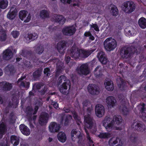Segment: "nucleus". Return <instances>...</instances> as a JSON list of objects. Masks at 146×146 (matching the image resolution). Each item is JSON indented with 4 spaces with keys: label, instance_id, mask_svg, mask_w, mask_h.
Instances as JSON below:
<instances>
[{
    "label": "nucleus",
    "instance_id": "nucleus-1",
    "mask_svg": "<svg viewBox=\"0 0 146 146\" xmlns=\"http://www.w3.org/2000/svg\"><path fill=\"white\" fill-rule=\"evenodd\" d=\"M95 49H91L90 50H85L80 49L76 46L73 45L69 51L70 56L74 59L78 58L80 55L83 58H86L89 56L93 52Z\"/></svg>",
    "mask_w": 146,
    "mask_h": 146
},
{
    "label": "nucleus",
    "instance_id": "nucleus-2",
    "mask_svg": "<svg viewBox=\"0 0 146 146\" xmlns=\"http://www.w3.org/2000/svg\"><path fill=\"white\" fill-rule=\"evenodd\" d=\"M141 50L137 47H123L120 50V54L122 58L127 59L130 58L134 54L137 55L140 53Z\"/></svg>",
    "mask_w": 146,
    "mask_h": 146
},
{
    "label": "nucleus",
    "instance_id": "nucleus-3",
    "mask_svg": "<svg viewBox=\"0 0 146 146\" xmlns=\"http://www.w3.org/2000/svg\"><path fill=\"white\" fill-rule=\"evenodd\" d=\"M63 81L64 82L59 87V90L62 94L66 95L67 94V90L68 87V90L71 88V84L70 80L64 75H61L58 78L57 85L59 86Z\"/></svg>",
    "mask_w": 146,
    "mask_h": 146
},
{
    "label": "nucleus",
    "instance_id": "nucleus-4",
    "mask_svg": "<svg viewBox=\"0 0 146 146\" xmlns=\"http://www.w3.org/2000/svg\"><path fill=\"white\" fill-rule=\"evenodd\" d=\"M108 38L104 41V45L106 50L108 51L113 50L117 46V43L114 39Z\"/></svg>",
    "mask_w": 146,
    "mask_h": 146
},
{
    "label": "nucleus",
    "instance_id": "nucleus-5",
    "mask_svg": "<svg viewBox=\"0 0 146 146\" xmlns=\"http://www.w3.org/2000/svg\"><path fill=\"white\" fill-rule=\"evenodd\" d=\"M123 5L124 11L128 14L133 12L135 9V5L132 1H125L123 3Z\"/></svg>",
    "mask_w": 146,
    "mask_h": 146
},
{
    "label": "nucleus",
    "instance_id": "nucleus-6",
    "mask_svg": "<svg viewBox=\"0 0 146 146\" xmlns=\"http://www.w3.org/2000/svg\"><path fill=\"white\" fill-rule=\"evenodd\" d=\"M71 135L72 140L78 139V143H81L83 138V135L76 129H73L71 132Z\"/></svg>",
    "mask_w": 146,
    "mask_h": 146
},
{
    "label": "nucleus",
    "instance_id": "nucleus-7",
    "mask_svg": "<svg viewBox=\"0 0 146 146\" xmlns=\"http://www.w3.org/2000/svg\"><path fill=\"white\" fill-rule=\"evenodd\" d=\"M76 29L72 26L65 27L62 30V32L64 35L71 36L74 34L76 31Z\"/></svg>",
    "mask_w": 146,
    "mask_h": 146
},
{
    "label": "nucleus",
    "instance_id": "nucleus-8",
    "mask_svg": "<svg viewBox=\"0 0 146 146\" xmlns=\"http://www.w3.org/2000/svg\"><path fill=\"white\" fill-rule=\"evenodd\" d=\"M60 123H62L64 121V125L65 126L68 125L71 120L72 119V115H66L64 113L60 114Z\"/></svg>",
    "mask_w": 146,
    "mask_h": 146
},
{
    "label": "nucleus",
    "instance_id": "nucleus-9",
    "mask_svg": "<svg viewBox=\"0 0 146 146\" xmlns=\"http://www.w3.org/2000/svg\"><path fill=\"white\" fill-rule=\"evenodd\" d=\"M28 14V12L25 10L21 11L19 13V17L22 21L24 20V22L27 23L29 22L31 19V16L29 14L27 18L26 16Z\"/></svg>",
    "mask_w": 146,
    "mask_h": 146
},
{
    "label": "nucleus",
    "instance_id": "nucleus-10",
    "mask_svg": "<svg viewBox=\"0 0 146 146\" xmlns=\"http://www.w3.org/2000/svg\"><path fill=\"white\" fill-rule=\"evenodd\" d=\"M88 92L90 94L93 95L98 94L100 92L99 87L96 85L90 84L88 87Z\"/></svg>",
    "mask_w": 146,
    "mask_h": 146
},
{
    "label": "nucleus",
    "instance_id": "nucleus-11",
    "mask_svg": "<svg viewBox=\"0 0 146 146\" xmlns=\"http://www.w3.org/2000/svg\"><path fill=\"white\" fill-rule=\"evenodd\" d=\"M78 73L80 75H87L88 74L90 71L88 69V66L87 64H82L80 66L79 69H77Z\"/></svg>",
    "mask_w": 146,
    "mask_h": 146
},
{
    "label": "nucleus",
    "instance_id": "nucleus-12",
    "mask_svg": "<svg viewBox=\"0 0 146 146\" xmlns=\"http://www.w3.org/2000/svg\"><path fill=\"white\" fill-rule=\"evenodd\" d=\"M48 120V115L46 113H44L40 115L38 123L41 126L46 125Z\"/></svg>",
    "mask_w": 146,
    "mask_h": 146
},
{
    "label": "nucleus",
    "instance_id": "nucleus-13",
    "mask_svg": "<svg viewBox=\"0 0 146 146\" xmlns=\"http://www.w3.org/2000/svg\"><path fill=\"white\" fill-rule=\"evenodd\" d=\"M67 42L64 40H62L57 43V49L58 52L61 54H64L66 47Z\"/></svg>",
    "mask_w": 146,
    "mask_h": 146
},
{
    "label": "nucleus",
    "instance_id": "nucleus-14",
    "mask_svg": "<svg viewBox=\"0 0 146 146\" xmlns=\"http://www.w3.org/2000/svg\"><path fill=\"white\" fill-rule=\"evenodd\" d=\"M13 85L11 83L7 82H2L0 83V89L4 92L10 90L12 88Z\"/></svg>",
    "mask_w": 146,
    "mask_h": 146
},
{
    "label": "nucleus",
    "instance_id": "nucleus-15",
    "mask_svg": "<svg viewBox=\"0 0 146 146\" xmlns=\"http://www.w3.org/2000/svg\"><path fill=\"white\" fill-rule=\"evenodd\" d=\"M117 86L121 90H124L127 89V82L121 77H119L116 80Z\"/></svg>",
    "mask_w": 146,
    "mask_h": 146
},
{
    "label": "nucleus",
    "instance_id": "nucleus-16",
    "mask_svg": "<svg viewBox=\"0 0 146 146\" xmlns=\"http://www.w3.org/2000/svg\"><path fill=\"white\" fill-rule=\"evenodd\" d=\"M96 114L99 117H101L104 115L105 109L104 106L101 104L97 105L95 108Z\"/></svg>",
    "mask_w": 146,
    "mask_h": 146
},
{
    "label": "nucleus",
    "instance_id": "nucleus-17",
    "mask_svg": "<svg viewBox=\"0 0 146 146\" xmlns=\"http://www.w3.org/2000/svg\"><path fill=\"white\" fill-rule=\"evenodd\" d=\"M131 127L134 129L138 131L143 132L145 130V125L139 123L134 122L132 125Z\"/></svg>",
    "mask_w": 146,
    "mask_h": 146
},
{
    "label": "nucleus",
    "instance_id": "nucleus-18",
    "mask_svg": "<svg viewBox=\"0 0 146 146\" xmlns=\"http://www.w3.org/2000/svg\"><path fill=\"white\" fill-rule=\"evenodd\" d=\"M128 104V102L127 100L124 101L123 100L122 101L121 105L120 108L121 110L122 111V114L124 115H127L129 112V110L127 108Z\"/></svg>",
    "mask_w": 146,
    "mask_h": 146
},
{
    "label": "nucleus",
    "instance_id": "nucleus-19",
    "mask_svg": "<svg viewBox=\"0 0 146 146\" xmlns=\"http://www.w3.org/2000/svg\"><path fill=\"white\" fill-rule=\"evenodd\" d=\"M60 128V125L54 122H51L49 126V131L52 133L58 132Z\"/></svg>",
    "mask_w": 146,
    "mask_h": 146
},
{
    "label": "nucleus",
    "instance_id": "nucleus-20",
    "mask_svg": "<svg viewBox=\"0 0 146 146\" xmlns=\"http://www.w3.org/2000/svg\"><path fill=\"white\" fill-rule=\"evenodd\" d=\"M106 102L108 107L110 108L114 107L116 103L115 98L113 96L108 97L106 99Z\"/></svg>",
    "mask_w": 146,
    "mask_h": 146
},
{
    "label": "nucleus",
    "instance_id": "nucleus-21",
    "mask_svg": "<svg viewBox=\"0 0 146 146\" xmlns=\"http://www.w3.org/2000/svg\"><path fill=\"white\" fill-rule=\"evenodd\" d=\"M13 53L12 51L9 49H7L4 51L3 53V58L4 60H9L13 57Z\"/></svg>",
    "mask_w": 146,
    "mask_h": 146
},
{
    "label": "nucleus",
    "instance_id": "nucleus-22",
    "mask_svg": "<svg viewBox=\"0 0 146 146\" xmlns=\"http://www.w3.org/2000/svg\"><path fill=\"white\" fill-rule=\"evenodd\" d=\"M104 84L105 88L108 91H112L114 89V85L112 81L108 78H106L105 80Z\"/></svg>",
    "mask_w": 146,
    "mask_h": 146
},
{
    "label": "nucleus",
    "instance_id": "nucleus-23",
    "mask_svg": "<svg viewBox=\"0 0 146 146\" xmlns=\"http://www.w3.org/2000/svg\"><path fill=\"white\" fill-rule=\"evenodd\" d=\"M97 56L99 58V61L104 64H106L107 62V58H106L105 53L101 51L98 53Z\"/></svg>",
    "mask_w": 146,
    "mask_h": 146
},
{
    "label": "nucleus",
    "instance_id": "nucleus-24",
    "mask_svg": "<svg viewBox=\"0 0 146 146\" xmlns=\"http://www.w3.org/2000/svg\"><path fill=\"white\" fill-rule=\"evenodd\" d=\"M26 78V76H22L21 78H19L17 82L18 84L19 85L20 87H23L27 88L29 87L30 82H26V83L22 81L23 80Z\"/></svg>",
    "mask_w": 146,
    "mask_h": 146
},
{
    "label": "nucleus",
    "instance_id": "nucleus-25",
    "mask_svg": "<svg viewBox=\"0 0 146 146\" xmlns=\"http://www.w3.org/2000/svg\"><path fill=\"white\" fill-rule=\"evenodd\" d=\"M19 129L21 133L23 134L28 136L30 134L29 129L24 124H21L19 126Z\"/></svg>",
    "mask_w": 146,
    "mask_h": 146
},
{
    "label": "nucleus",
    "instance_id": "nucleus-26",
    "mask_svg": "<svg viewBox=\"0 0 146 146\" xmlns=\"http://www.w3.org/2000/svg\"><path fill=\"white\" fill-rule=\"evenodd\" d=\"M84 120L85 122V126L88 129H91L93 125L92 119L89 116H84Z\"/></svg>",
    "mask_w": 146,
    "mask_h": 146
},
{
    "label": "nucleus",
    "instance_id": "nucleus-27",
    "mask_svg": "<svg viewBox=\"0 0 146 146\" xmlns=\"http://www.w3.org/2000/svg\"><path fill=\"white\" fill-rule=\"evenodd\" d=\"M55 16V21L56 23H58L61 25H62L64 23L66 19L63 16L57 14Z\"/></svg>",
    "mask_w": 146,
    "mask_h": 146
},
{
    "label": "nucleus",
    "instance_id": "nucleus-28",
    "mask_svg": "<svg viewBox=\"0 0 146 146\" xmlns=\"http://www.w3.org/2000/svg\"><path fill=\"white\" fill-rule=\"evenodd\" d=\"M11 143L14 146H17L19 143V137L15 135H12L10 137Z\"/></svg>",
    "mask_w": 146,
    "mask_h": 146
},
{
    "label": "nucleus",
    "instance_id": "nucleus-29",
    "mask_svg": "<svg viewBox=\"0 0 146 146\" xmlns=\"http://www.w3.org/2000/svg\"><path fill=\"white\" fill-rule=\"evenodd\" d=\"M17 13V11L15 9L12 10L11 9L7 15V17L9 19H13L16 16Z\"/></svg>",
    "mask_w": 146,
    "mask_h": 146
},
{
    "label": "nucleus",
    "instance_id": "nucleus-30",
    "mask_svg": "<svg viewBox=\"0 0 146 146\" xmlns=\"http://www.w3.org/2000/svg\"><path fill=\"white\" fill-rule=\"evenodd\" d=\"M145 104L142 103L139 107L141 106L140 111L142 115V118L146 122V108H145Z\"/></svg>",
    "mask_w": 146,
    "mask_h": 146
},
{
    "label": "nucleus",
    "instance_id": "nucleus-31",
    "mask_svg": "<svg viewBox=\"0 0 146 146\" xmlns=\"http://www.w3.org/2000/svg\"><path fill=\"white\" fill-rule=\"evenodd\" d=\"M113 121H111L109 123H103V125L105 127L106 131L108 132H110L112 129L114 124L113 123Z\"/></svg>",
    "mask_w": 146,
    "mask_h": 146
},
{
    "label": "nucleus",
    "instance_id": "nucleus-32",
    "mask_svg": "<svg viewBox=\"0 0 146 146\" xmlns=\"http://www.w3.org/2000/svg\"><path fill=\"white\" fill-rule=\"evenodd\" d=\"M21 54L23 57L27 58H30L33 55V53L31 51L25 49L22 50Z\"/></svg>",
    "mask_w": 146,
    "mask_h": 146
},
{
    "label": "nucleus",
    "instance_id": "nucleus-33",
    "mask_svg": "<svg viewBox=\"0 0 146 146\" xmlns=\"http://www.w3.org/2000/svg\"><path fill=\"white\" fill-rule=\"evenodd\" d=\"M57 138L59 141L62 143L65 142L66 140V134L62 132H60L58 133Z\"/></svg>",
    "mask_w": 146,
    "mask_h": 146
},
{
    "label": "nucleus",
    "instance_id": "nucleus-34",
    "mask_svg": "<svg viewBox=\"0 0 146 146\" xmlns=\"http://www.w3.org/2000/svg\"><path fill=\"white\" fill-rule=\"evenodd\" d=\"M138 23L139 27L142 29L146 28V19L144 17H141L139 19Z\"/></svg>",
    "mask_w": 146,
    "mask_h": 146
},
{
    "label": "nucleus",
    "instance_id": "nucleus-35",
    "mask_svg": "<svg viewBox=\"0 0 146 146\" xmlns=\"http://www.w3.org/2000/svg\"><path fill=\"white\" fill-rule=\"evenodd\" d=\"M118 141H120V139L118 137H112L109 140L108 143L110 146H114L118 143Z\"/></svg>",
    "mask_w": 146,
    "mask_h": 146
},
{
    "label": "nucleus",
    "instance_id": "nucleus-36",
    "mask_svg": "<svg viewBox=\"0 0 146 146\" xmlns=\"http://www.w3.org/2000/svg\"><path fill=\"white\" fill-rule=\"evenodd\" d=\"M94 74L96 78L101 77L102 75V71L100 68V66H97L95 69L94 72Z\"/></svg>",
    "mask_w": 146,
    "mask_h": 146
},
{
    "label": "nucleus",
    "instance_id": "nucleus-37",
    "mask_svg": "<svg viewBox=\"0 0 146 146\" xmlns=\"http://www.w3.org/2000/svg\"><path fill=\"white\" fill-rule=\"evenodd\" d=\"M42 71L39 69H37L33 73V77L35 80H38L41 75Z\"/></svg>",
    "mask_w": 146,
    "mask_h": 146
},
{
    "label": "nucleus",
    "instance_id": "nucleus-38",
    "mask_svg": "<svg viewBox=\"0 0 146 146\" xmlns=\"http://www.w3.org/2000/svg\"><path fill=\"white\" fill-rule=\"evenodd\" d=\"M7 127L5 123L2 122L0 123V135H4L7 131Z\"/></svg>",
    "mask_w": 146,
    "mask_h": 146
},
{
    "label": "nucleus",
    "instance_id": "nucleus-39",
    "mask_svg": "<svg viewBox=\"0 0 146 146\" xmlns=\"http://www.w3.org/2000/svg\"><path fill=\"white\" fill-rule=\"evenodd\" d=\"M33 109L32 106H28L25 108V112L29 117L33 115Z\"/></svg>",
    "mask_w": 146,
    "mask_h": 146
},
{
    "label": "nucleus",
    "instance_id": "nucleus-40",
    "mask_svg": "<svg viewBox=\"0 0 146 146\" xmlns=\"http://www.w3.org/2000/svg\"><path fill=\"white\" fill-rule=\"evenodd\" d=\"M111 121H113V123L114 125L116 124L119 125L122 122V119L121 117L119 115H115L113 117V119Z\"/></svg>",
    "mask_w": 146,
    "mask_h": 146
},
{
    "label": "nucleus",
    "instance_id": "nucleus-41",
    "mask_svg": "<svg viewBox=\"0 0 146 146\" xmlns=\"http://www.w3.org/2000/svg\"><path fill=\"white\" fill-rule=\"evenodd\" d=\"M7 35L6 32L3 29H2L0 30V40L5 41L7 39Z\"/></svg>",
    "mask_w": 146,
    "mask_h": 146
},
{
    "label": "nucleus",
    "instance_id": "nucleus-42",
    "mask_svg": "<svg viewBox=\"0 0 146 146\" xmlns=\"http://www.w3.org/2000/svg\"><path fill=\"white\" fill-rule=\"evenodd\" d=\"M6 70L7 72L9 73V74L10 75H13L15 72L14 66L11 64L7 66Z\"/></svg>",
    "mask_w": 146,
    "mask_h": 146
},
{
    "label": "nucleus",
    "instance_id": "nucleus-43",
    "mask_svg": "<svg viewBox=\"0 0 146 146\" xmlns=\"http://www.w3.org/2000/svg\"><path fill=\"white\" fill-rule=\"evenodd\" d=\"M138 138L137 134L135 133H133L130 136L129 140L132 143H135L137 141Z\"/></svg>",
    "mask_w": 146,
    "mask_h": 146
},
{
    "label": "nucleus",
    "instance_id": "nucleus-44",
    "mask_svg": "<svg viewBox=\"0 0 146 146\" xmlns=\"http://www.w3.org/2000/svg\"><path fill=\"white\" fill-rule=\"evenodd\" d=\"M38 35L36 33H32L28 34L27 39L29 40L33 41L36 39Z\"/></svg>",
    "mask_w": 146,
    "mask_h": 146
},
{
    "label": "nucleus",
    "instance_id": "nucleus-45",
    "mask_svg": "<svg viewBox=\"0 0 146 146\" xmlns=\"http://www.w3.org/2000/svg\"><path fill=\"white\" fill-rule=\"evenodd\" d=\"M40 16L43 19L48 18L49 17V15L48 12L45 10H42L40 12Z\"/></svg>",
    "mask_w": 146,
    "mask_h": 146
},
{
    "label": "nucleus",
    "instance_id": "nucleus-46",
    "mask_svg": "<svg viewBox=\"0 0 146 146\" xmlns=\"http://www.w3.org/2000/svg\"><path fill=\"white\" fill-rule=\"evenodd\" d=\"M8 4V2L7 0H0V8L2 9H6Z\"/></svg>",
    "mask_w": 146,
    "mask_h": 146
},
{
    "label": "nucleus",
    "instance_id": "nucleus-47",
    "mask_svg": "<svg viewBox=\"0 0 146 146\" xmlns=\"http://www.w3.org/2000/svg\"><path fill=\"white\" fill-rule=\"evenodd\" d=\"M110 134L109 133H100L98 135V137L101 139L108 138L110 137Z\"/></svg>",
    "mask_w": 146,
    "mask_h": 146
},
{
    "label": "nucleus",
    "instance_id": "nucleus-48",
    "mask_svg": "<svg viewBox=\"0 0 146 146\" xmlns=\"http://www.w3.org/2000/svg\"><path fill=\"white\" fill-rule=\"evenodd\" d=\"M111 14L113 16H117L118 14V10L117 7L114 5L113 7L111 8Z\"/></svg>",
    "mask_w": 146,
    "mask_h": 146
},
{
    "label": "nucleus",
    "instance_id": "nucleus-49",
    "mask_svg": "<svg viewBox=\"0 0 146 146\" xmlns=\"http://www.w3.org/2000/svg\"><path fill=\"white\" fill-rule=\"evenodd\" d=\"M44 47L41 45H39L37 47L35 50L36 52L38 54H41L44 51Z\"/></svg>",
    "mask_w": 146,
    "mask_h": 146
},
{
    "label": "nucleus",
    "instance_id": "nucleus-50",
    "mask_svg": "<svg viewBox=\"0 0 146 146\" xmlns=\"http://www.w3.org/2000/svg\"><path fill=\"white\" fill-rule=\"evenodd\" d=\"M42 86V85L41 84L36 83L34 84H33L32 88L33 90H34V89L37 90H39L41 88Z\"/></svg>",
    "mask_w": 146,
    "mask_h": 146
},
{
    "label": "nucleus",
    "instance_id": "nucleus-51",
    "mask_svg": "<svg viewBox=\"0 0 146 146\" xmlns=\"http://www.w3.org/2000/svg\"><path fill=\"white\" fill-rule=\"evenodd\" d=\"M123 64L122 63L120 64L118 66L117 70L120 74H121L124 72V69L123 68Z\"/></svg>",
    "mask_w": 146,
    "mask_h": 146
},
{
    "label": "nucleus",
    "instance_id": "nucleus-52",
    "mask_svg": "<svg viewBox=\"0 0 146 146\" xmlns=\"http://www.w3.org/2000/svg\"><path fill=\"white\" fill-rule=\"evenodd\" d=\"M90 26L91 29L93 28L94 30L97 32H99L100 31L99 28L97 24L92 23V24H90Z\"/></svg>",
    "mask_w": 146,
    "mask_h": 146
},
{
    "label": "nucleus",
    "instance_id": "nucleus-53",
    "mask_svg": "<svg viewBox=\"0 0 146 146\" xmlns=\"http://www.w3.org/2000/svg\"><path fill=\"white\" fill-rule=\"evenodd\" d=\"M51 72L50 69L47 67L44 69V73L47 76H49L50 75Z\"/></svg>",
    "mask_w": 146,
    "mask_h": 146
},
{
    "label": "nucleus",
    "instance_id": "nucleus-54",
    "mask_svg": "<svg viewBox=\"0 0 146 146\" xmlns=\"http://www.w3.org/2000/svg\"><path fill=\"white\" fill-rule=\"evenodd\" d=\"M11 34L13 37L15 38H17L19 35V32L17 31H13Z\"/></svg>",
    "mask_w": 146,
    "mask_h": 146
},
{
    "label": "nucleus",
    "instance_id": "nucleus-55",
    "mask_svg": "<svg viewBox=\"0 0 146 146\" xmlns=\"http://www.w3.org/2000/svg\"><path fill=\"white\" fill-rule=\"evenodd\" d=\"M48 88L46 86H44L40 91V92L41 95H44L46 92Z\"/></svg>",
    "mask_w": 146,
    "mask_h": 146
},
{
    "label": "nucleus",
    "instance_id": "nucleus-56",
    "mask_svg": "<svg viewBox=\"0 0 146 146\" xmlns=\"http://www.w3.org/2000/svg\"><path fill=\"white\" fill-rule=\"evenodd\" d=\"M73 115V117L76 120H78V115L77 113L75 111H73L72 112Z\"/></svg>",
    "mask_w": 146,
    "mask_h": 146
},
{
    "label": "nucleus",
    "instance_id": "nucleus-57",
    "mask_svg": "<svg viewBox=\"0 0 146 146\" xmlns=\"http://www.w3.org/2000/svg\"><path fill=\"white\" fill-rule=\"evenodd\" d=\"M62 67L60 65L57 66L56 68V73H60L62 72Z\"/></svg>",
    "mask_w": 146,
    "mask_h": 146
},
{
    "label": "nucleus",
    "instance_id": "nucleus-58",
    "mask_svg": "<svg viewBox=\"0 0 146 146\" xmlns=\"http://www.w3.org/2000/svg\"><path fill=\"white\" fill-rule=\"evenodd\" d=\"M51 104L53 105L54 108L56 109H57L58 107V104L56 102L52 101Z\"/></svg>",
    "mask_w": 146,
    "mask_h": 146
},
{
    "label": "nucleus",
    "instance_id": "nucleus-59",
    "mask_svg": "<svg viewBox=\"0 0 146 146\" xmlns=\"http://www.w3.org/2000/svg\"><path fill=\"white\" fill-rule=\"evenodd\" d=\"M61 2L64 4H70L72 1V0H60Z\"/></svg>",
    "mask_w": 146,
    "mask_h": 146
},
{
    "label": "nucleus",
    "instance_id": "nucleus-60",
    "mask_svg": "<svg viewBox=\"0 0 146 146\" xmlns=\"http://www.w3.org/2000/svg\"><path fill=\"white\" fill-rule=\"evenodd\" d=\"M29 120L30 121L33 120L34 121H35L36 118V115H35L32 117V116H29Z\"/></svg>",
    "mask_w": 146,
    "mask_h": 146
},
{
    "label": "nucleus",
    "instance_id": "nucleus-61",
    "mask_svg": "<svg viewBox=\"0 0 146 146\" xmlns=\"http://www.w3.org/2000/svg\"><path fill=\"white\" fill-rule=\"evenodd\" d=\"M111 121V118L109 117H107L105 118L103 123H110Z\"/></svg>",
    "mask_w": 146,
    "mask_h": 146
},
{
    "label": "nucleus",
    "instance_id": "nucleus-62",
    "mask_svg": "<svg viewBox=\"0 0 146 146\" xmlns=\"http://www.w3.org/2000/svg\"><path fill=\"white\" fill-rule=\"evenodd\" d=\"M38 108L39 107L37 105L35 106L34 108V111L33 112V115H34L36 113Z\"/></svg>",
    "mask_w": 146,
    "mask_h": 146
},
{
    "label": "nucleus",
    "instance_id": "nucleus-63",
    "mask_svg": "<svg viewBox=\"0 0 146 146\" xmlns=\"http://www.w3.org/2000/svg\"><path fill=\"white\" fill-rule=\"evenodd\" d=\"M70 60V57L69 56H66L65 60L66 64H68Z\"/></svg>",
    "mask_w": 146,
    "mask_h": 146
},
{
    "label": "nucleus",
    "instance_id": "nucleus-64",
    "mask_svg": "<svg viewBox=\"0 0 146 146\" xmlns=\"http://www.w3.org/2000/svg\"><path fill=\"white\" fill-rule=\"evenodd\" d=\"M86 135V138L88 140L89 142H90L91 143H93V141H92V140L91 139V137H90L89 133Z\"/></svg>",
    "mask_w": 146,
    "mask_h": 146
}]
</instances>
